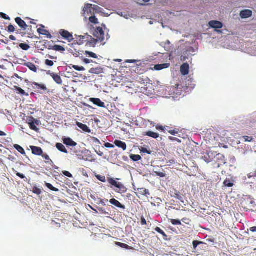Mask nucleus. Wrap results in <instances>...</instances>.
I'll list each match as a JSON object with an SVG mask.
<instances>
[{"mask_svg":"<svg viewBox=\"0 0 256 256\" xmlns=\"http://www.w3.org/2000/svg\"><path fill=\"white\" fill-rule=\"evenodd\" d=\"M209 25L211 28L215 29L221 28L223 26V24L221 22L216 20H212L210 22Z\"/></svg>","mask_w":256,"mask_h":256,"instance_id":"1a4fd4ad","label":"nucleus"},{"mask_svg":"<svg viewBox=\"0 0 256 256\" xmlns=\"http://www.w3.org/2000/svg\"><path fill=\"white\" fill-rule=\"evenodd\" d=\"M93 34L94 36L96 38V43L98 41L104 42V33L102 28H96Z\"/></svg>","mask_w":256,"mask_h":256,"instance_id":"f03ea898","label":"nucleus"},{"mask_svg":"<svg viewBox=\"0 0 256 256\" xmlns=\"http://www.w3.org/2000/svg\"><path fill=\"white\" fill-rule=\"evenodd\" d=\"M170 66L169 64H158L154 66V68L156 70H160L168 68Z\"/></svg>","mask_w":256,"mask_h":256,"instance_id":"5701e85b","label":"nucleus"},{"mask_svg":"<svg viewBox=\"0 0 256 256\" xmlns=\"http://www.w3.org/2000/svg\"><path fill=\"white\" fill-rule=\"evenodd\" d=\"M116 244L120 248H124L127 250H132V248L131 246H130L126 244L122 243L120 242H116Z\"/></svg>","mask_w":256,"mask_h":256,"instance_id":"c85d7f7f","label":"nucleus"},{"mask_svg":"<svg viewBox=\"0 0 256 256\" xmlns=\"http://www.w3.org/2000/svg\"><path fill=\"white\" fill-rule=\"evenodd\" d=\"M89 20L90 22L93 24H96L98 23V19L95 16H90L89 18Z\"/></svg>","mask_w":256,"mask_h":256,"instance_id":"ea45409f","label":"nucleus"},{"mask_svg":"<svg viewBox=\"0 0 256 256\" xmlns=\"http://www.w3.org/2000/svg\"><path fill=\"white\" fill-rule=\"evenodd\" d=\"M9 38L12 40H16V37L12 35H10V36Z\"/></svg>","mask_w":256,"mask_h":256,"instance_id":"774afa93","label":"nucleus"},{"mask_svg":"<svg viewBox=\"0 0 256 256\" xmlns=\"http://www.w3.org/2000/svg\"><path fill=\"white\" fill-rule=\"evenodd\" d=\"M189 64L188 63L182 64L180 68L182 74L184 76L187 75L189 72Z\"/></svg>","mask_w":256,"mask_h":256,"instance_id":"9d476101","label":"nucleus"},{"mask_svg":"<svg viewBox=\"0 0 256 256\" xmlns=\"http://www.w3.org/2000/svg\"><path fill=\"white\" fill-rule=\"evenodd\" d=\"M92 6V4H85L84 7V10H83L84 11L86 12L88 9L90 8Z\"/></svg>","mask_w":256,"mask_h":256,"instance_id":"864d4df0","label":"nucleus"},{"mask_svg":"<svg viewBox=\"0 0 256 256\" xmlns=\"http://www.w3.org/2000/svg\"><path fill=\"white\" fill-rule=\"evenodd\" d=\"M170 222L173 225H181L182 224L181 222L178 220L172 219V220H171Z\"/></svg>","mask_w":256,"mask_h":256,"instance_id":"c03bdc74","label":"nucleus"},{"mask_svg":"<svg viewBox=\"0 0 256 256\" xmlns=\"http://www.w3.org/2000/svg\"><path fill=\"white\" fill-rule=\"evenodd\" d=\"M200 244H206L202 242H200L198 240H194L192 242L193 250L194 252H196L197 247Z\"/></svg>","mask_w":256,"mask_h":256,"instance_id":"a878e982","label":"nucleus"},{"mask_svg":"<svg viewBox=\"0 0 256 256\" xmlns=\"http://www.w3.org/2000/svg\"><path fill=\"white\" fill-rule=\"evenodd\" d=\"M104 146L107 148H113L114 146L110 143L106 142L105 143Z\"/></svg>","mask_w":256,"mask_h":256,"instance_id":"052dcab7","label":"nucleus"},{"mask_svg":"<svg viewBox=\"0 0 256 256\" xmlns=\"http://www.w3.org/2000/svg\"><path fill=\"white\" fill-rule=\"evenodd\" d=\"M62 141L64 144L68 146L74 147L77 145V143L70 138H62Z\"/></svg>","mask_w":256,"mask_h":256,"instance_id":"6e6552de","label":"nucleus"},{"mask_svg":"<svg viewBox=\"0 0 256 256\" xmlns=\"http://www.w3.org/2000/svg\"><path fill=\"white\" fill-rule=\"evenodd\" d=\"M24 66L28 67L32 71L36 72L38 69L36 66L31 62H26L24 64Z\"/></svg>","mask_w":256,"mask_h":256,"instance_id":"6ab92c4d","label":"nucleus"},{"mask_svg":"<svg viewBox=\"0 0 256 256\" xmlns=\"http://www.w3.org/2000/svg\"><path fill=\"white\" fill-rule=\"evenodd\" d=\"M42 157H43L45 160H49L50 162H52V160L50 159V158L49 156H48L47 154H42Z\"/></svg>","mask_w":256,"mask_h":256,"instance_id":"4d7b16f0","label":"nucleus"},{"mask_svg":"<svg viewBox=\"0 0 256 256\" xmlns=\"http://www.w3.org/2000/svg\"><path fill=\"white\" fill-rule=\"evenodd\" d=\"M248 178L256 177V170L248 174Z\"/></svg>","mask_w":256,"mask_h":256,"instance_id":"09e8293b","label":"nucleus"},{"mask_svg":"<svg viewBox=\"0 0 256 256\" xmlns=\"http://www.w3.org/2000/svg\"><path fill=\"white\" fill-rule=\"evenodd\" d=\"M74 36L76 44L78 45H82L85 42H90V45H94L96 44V39L88 34H86L84 36L75 34Z\"/></svg>","mask_w":256,"mask_h":256,"instance_id":"f257e3e1","label":"nucleus"},{"mask_svg":"<svg viewBox=\"0 0 256 256\" xmlns=\"http://www.w3.org/2000/svg\"><path fill=\"white\" fill-rule=\"evenodd\" d=\"M224 185L226 187H232L234 186V184L231 182L230 179H226L224 182Z\"/></svg>","mask_w":256,"mask_h":256,"instance_id":"72a5a7b5","label":"nucleus"},{"mask_svg":"<svg viewBox=\"0 0 256 256\" xmlns=\"http://www.w3.org/2000/svg\"><path fill=\"white\" fill-rule=\"evenodd\" d=\"M138 194L142 196H146V197L150 195V192L148 190L144 188H138Z\"/></svg>","mask_w":256,"mask_h":256,"instance_id":"412c9836","label":"nucleus"},{"mask_svg":"<svg viewBox=\"0 0 256 256\" xmlns=\"http://www.w3.org/2000/svg\"><path fill=\"white\" fill-rule=\"evenodd\" d=\"M16 175L21 178H25V176L23 174L19 172L16 173Z\"/></svg>","mask_w":256,"mask_h":256,"instance_id":"0e129e2a","label":"nucleus"},{"mask_svg":"<svg viewBox=\"0 0 256 256\" xmlns=\"http://www.w3.org/2000/svg\"><path fill=\"white\" fill-rule=\"evenodd\" d=\"M118 190H114L115 192L120 194L126 193L127 191L126 187L121 182H118V184L116 186Z\"/></svg>","mask_w":256,"mask_h":256,"instance_id":"ddd939ff","label":"nucleus"},{"mask_svg":"<svg viewBox=\"0 0 256 256\" xmlns=\"http://www.w3.org/2000/svg\"><path fill=\"white\" fill-rule=\"evenodd\" d=\"M92 142L95 143L100 144V141L96 138L92 137Z\"/></svg>","mask_w":256,"mask_h":256,"instance_id":"e2e57ef3","label":"nucleus"},{"mask_svg":"<svg viewBox=\"0 0 256 256\" xmlns=\"http://www.w3.org/2000/svg\"><path fill=\"white\" fill-rule=\"evenodd\" d=\"M40 28H38L37 30L38 33L40 34L46 36L48 38H52V36L48 30L44 29L45 28L44 26L42 24H40Z\"/></svg>","mask_w":256,"mask_h":256,"instance_id":"39448f33","label":"nucleus"},{"mask_svg":"<svg viewBox=\"0 0 256 256\" xmlns=\"http://www.w3.org/2000/svg\"><path fill=\"white\" fill-rule=\"evenodd\" d=\"M96 178L100 181L105 182H106V178L105 176L102 175H97L96 176Z\"/></svg>","mask_w":256,"mask_h":256,"instance_id":"a19ab883","label":"nucleus"},{"mask_svg":"<svg viewBox=\"0 0 256 256\" xmlns=\"http://www.w3.org/2000/svg\"><path fill=\"white\" fill-rule=\"evenodd\" d=\"M14 88L16 89V90L18 92L19 94H20L21 95H26V96H28V94H26V92H25V91L22 90V88L18 87V86H14Z\"/></svg>","mask_w":256,"mask_h":256,"instance_id":"473e14b6","label":"nucleus"},{"mask_svg":"<svg viewBox=\"0 0 256 256\" xmlns=\"http://www.w3.org/2000/svg\"><path fill=\"white\" fill-rule=\"evenodd\" d=\"M168 130L166 131L170 134L173 136H176L180 132L178 128H175L174 130L171 129L169 126H167Z\"/></svg>","mask_w":256,"mask_h":256,"instance_id":"393cba45","label":"nucleus"},{"mask_svg":"<svg viewBox=\"0 0 256 256\" xmlns=\"http://www.w3.org/2000/svg\"><path fill=\"white\" fill-rule=\"evenodd\" d=\"M34 86L36 87V88H40L44 90H48L46 86L43 84H40L37 82H34Z\"/></svg>","mask_w":256,"mask_h":256,"instance_id":"2f4dec72","label":"nucleus"},{"mask_svg":"<svg viewBox=\"0 0 256 256\" xmlns=\"http://www.w3.org/2000/svg\"><path fill=\"white\" fill-rule=\"evenodd\" d=\"M130 157L132 160L134 162H138L139 161L142 159V157L140 156L138 154H131L130 156Z\"/></svg>","mask_w":256,"mask_h":256,"instance_id":"c756f323","label":"nucleus"},{"mask_svg":"<svg viewBox=\"0 0 256 256\" xmlns=\"http://www.w3.org/2000/svg\"><path fill=\"white\" fill-rule=\"evenodd\" d=\"M52 50L63 52L65 51V48L64 46L59 45H54L52 48Z\"/></svg>","mask_w":256,"mask_h":256,"instance_id":"bb28decb","label":"nucleus"},{"mask_svg":"<svg viewBox=\"0 0 256 256\" xmlns=\"http://www.w3.org/2000/svg\"><path fill=\"white\" fill-rule=\"evenodd\" d=\"M89 72L92 74H99L103 72V68L100 66L93 68L89 70Z\"/></svg>","mask_w":256,"mask_h":256,"instance_id":"f3484780","label":"nucleus"},{"mask_svg":"<svg viewBox=\"0 0 256 256\" xmlns=\"http://www.w3.org/2000/svg\"><path fill=\"white\" fill-rule=\"evenodd\" d=\"M85 54H87V55H88V56L90 57H91V58H98V56H96V54L92 52H88V51H86L85 52Z\"/></svg>","mask_w":256,"mask_h":256,"instance_id":"58836bf2","label":"nucleus"},{"mask_svg":"<svg viewBox=\"0 0 256 256\" xmlns=\"http://www.w3.org/2000/svg\"><path fill=\"white\" fill-rule=\"evenodd\" d=\"M252 11L250 10H245L240 12V16L242 18H247L252 16Z\"/></svg>","mask_w":256,"mask_h":256,"instance_id":"f8f14e48","label":"nucleus"},{"mask_svg":"<svg viewBox=\"0 0 256 256\" xmlns=\"http://www.w3.org/2000/svg\"><path fill=\"white\" fill-rule=\"evenodd\" d=\"M62 174L64 175L65 176H66L68 178L72 177V174L68 171H66V170L63 171Z\"/></svg>","mask_w":256,"mask_h":256,"instance_id":"603ef678","label":"nucleus"},{"mask_svg":"<svg viewBox=\"0 0 256 256\" xmlns=\"http://www.w3.org/2000/svg\"><path fill=\"white\" fill-rule=\"evenodd\" d=\"M45 64L46 66H54V63L52 60H46L45 61Z\"/></svg>","mask_w":256,"mask_h":256,"instance_id":"de8ad7c7","label":"nucleus"},{"mask_svg":"<svg viewBox=\"0 0 256 256\" xmlns=\"http://www.w3.org/2000/svg\"><path fill=\"white\" fill-rule=\"evenodd\" d=\"M28 123L31 130L36 132H38V128L36 126V124H40V121L39 120L35 119L33 117L31 116L30 117L29 119L28 120Z\"/></svg>","mask_w":256,"mask_h":256,"instance_id":"7ed1b4c3","label":"nucleus"},{"mask_svg":"<svg viewBox=\"0 0 256 256\" xmlns=\"http://www.w3.org/2000/svg\"><path fill=\"white\" fill-rule=\"evenodd\" d=\"M108 181L109 184L115 187H116L118 184V182L113 178H108Z\"/></svg>","mask_w":256,"mask_h":256,"instance_id":"f704fd0d","label":"nucleus"},{"mask_svg":"<svg viewBox=\"0 0 256 256\" xmlns=\"http://www.w3.org/2000/svg\"><path fill=\"white\" fill-rule=\"evenodd\" d=\"M30 148L32 150V153L35 155L41 156L43 154L42 150L40 147L31 146Z\"/></svg>","mask_w":256,"mask_h":256,"instance_id":"4468645a","label":"nucleus"},{"mask_svg":"<svg viewBox=\"0 0 256 256\" xmlns=\"http://www.w3.org/2000/svg\"><path fill=\"white\" fill-rule=\"evenodd\" d=\"M147 224L146 221L144 216L141 217V224L142 226L146 225Z\"/></svg>","mask_w":256,"mask_h":256,"instance_id":"bf43d9fd","label":"nucleus"},{"mask_svg":"<svg viewBox=\"0 0 256 256\" xmlns=\"http://www.w3.org/2000/svg\"><path fill=\"white\" fill-rule=\"evenodd\" d=\"M7 30L10 32H14L16 31V28L12 24H10L7 28Z\"/></svg>","mask_w":256,"mask_h":256,"instance_id":"a18cd8bd","label":"nucleus"},{"mask_svg":"<svg viewBox=\"0 0 256 256\" xmlns=\"http://www.w3.org/2000/svg\"><path fill=\"white\" fill-rule=\"evenodd\" d=\"M16 22L22 28V30H25L28 27L26 22L20 18L17 17L15 18Z\"/></svg>","mask_w":256,"mask_h":256,"instance_id":"0eeeda50","label":"nucleus"},{"mask_svg":"<svg viewBox=\"0 0 256 256\" xmlns=\"http://www.w3.org/2000/svg\"><path fill=\"white\" fill-rule=\"evenodd\" d=\"M52 78H53V80H54V81L58 84H62V78H60V76L58 75V74H52Z\"/></svg>","mask_w":256,"mask_h":256,"instance_id":"4be33fe9","label":"nucleus"},{"mask_svg":"<svg viewBox=\"0 0 256 256\" xmlns=\"http://www.w3.org/2000/svg\"><path fill=\"white\" fill-rule=\"evenodd\" d=\"M156 128L158 130H162L165 132V131L168 130L167 126H162L158 125L156 126Z\"/></svg>","mask_w":256,"mask_h":256,"instance_id":"49530a36","label":"nucleus"},{"mask_svg":"<svg viewBox=\"0 0 256 256\" xmlns=\"http://www.w3.org/2000/svg\"><path fill=\"white\" fill-rule=\"evenodd\" d=\"M168 139L172 141V142L176 141V142H178V143L181 142V140L176 138H174V137H172V136H169Z\"/></svg>","mask_w":256,"mask_h":256,"instance_id":"8fccbe9b","label":"nucleus"},{"mask_svg":"<svg viewBox=\"0 0 256 256\" xmlns=\"http://www.w3.org/2000/svg\"><path fill=\"white\" fill-rule=\"evenodd\" d=\"M114 144L118 147L120 148H122L123 150H125L126 149L127 146L126 142H122L120 140H115L114 142Z\"/></svg>","mask_w":256,"mask_h":256,"instance_id":"dca6fc26","label":"nucleus"},{"mask_svg":"<svg viewBox=\"0 0 256 256\" xmlns=\"http://www.w3.org/2000/svg\"><path fill=\"white\" fill-rule=\"evenodd\" d=\"M250 230L252 232H256V226L251 227L250 228Z\"/></svg>","mask_w":256,"mask_h":256,"instance_id":"338daca9","label":"nucleus"},{"mask_svg":"<svg viewBox=\"0 0 256 256\" xmlns=\"http://www.w3.org/2000/svg\"><path fill=\"white\" fill-rule=\"evenodd\" d=\"M72 68L78 71H84L85 70V68L83 66H78L76 65H74L72 66Z\"/></svg>","mask_w":256,"mask_h":256,"instance_id":"37998d69","label":"nucleus"},{"mask_svg":"<svg viewBox=\"0 0 256 256\" xmlns=\"http://www.w3.org/2000/svg\"><path fill=\"white\" fill-rule=\"evenodd\" d=\"M14 148L21 154L23 155H26V152L24 149L21 146L16 144L14 145Z\"/></svg>","mask_w":256,"mask_h":256,"instance_id":"7c9ffc66","label":"nucleus"},{"mask_svg":"<svg viewBox=\"0 0 256 256\" xmlns=\"http://www.w3.org/2000/svg\"><path fill=\"white\" fill-rule=\"evenodd\" d=\"M154 230L158 232V233L161 234L163 236L164 240H168V236L162 230H161L159 227H156L154 228Z\"/></svg>","mask_w":256,"mask_h":256,"instance_id":"cd10ccee","label":"nucleus"},{"mask_svg":"<svg viewBox=\"0 0 256 256\" xmlns=\"http://www.w3.org/2000/svg\"><path fill=\"white\" fill-rule=\"evenodd\" d=\"M32 192L34 194H40L42 193V190L40 188H38V187L34 186L33 188Z\"/></svg>","mask_w":256,"mask_h":256,"instance_id":"79ce46f5","label":"nucleus"},{"mask_svg":"<svg viewBox=\"0 0 256 256\" xmlns=\"http://www.w3.org/2000/svg\"><path fill=\"white\" fill-rule=\"evenodd\" d=\"M170 194L172 198H174L182 202L183 197L179 191L173 188L170 191Z\"/></svg>","mask_w":256,"mask_h":256,"instance_id":"423d86ee","label":"nucleus"},{"mask_svg":"<svg viewBox=\"0 0 256 256\" xmlns=\"http://www.w3.org/2000/svg\"><path fill=\"white\" fill-rule=\"evenodd\" d=\"M0 14V16L2 18L5 19V20H10V18L8 16H7V15L4 13H2V12H1Z\"/></svg>","mask_w":256,"mask_h":256,"instance_id":"6e6d98bb","label":"nucleus"},{"mask_svg":"<svg viewBox=\"0 0 256 256\" xmlns=\"http://www.w3.org/2000/svg\"><path fill=\"white\" fill-rule=\"evenodd\" d=\"M110 202L114 206L116 207L120 208L124 210L126 208L125 206L120 204L118 200L114 198H112L110 200Z\"/></svg>","mask_w":256,"mask_h":256,"instance_id":"2eb2a0df","label":"nucleus"},{"mask_svg":"<svg viewBox=\"0 0 256 256\" xmlns=\"http://www.w3.org/2000/svg\"><path fill=\"white\" fill-rule=\"evenodd\" d=\"M243 138L245 142H252L253 139L252 136H244Z\"/></svg>","mask_w":256,"mask_h":256,"instance_id":"3c124183","label":"nucleus"},{"mask_svg":"<svg viewBox=\"0 0 256 256\" xmlns=\"http://www.w3.org/2000/svg\"><path fill=\"white\" fill-rule=\"evenodd\" d=\"M19 46L24 50H28L30 48V46L26 44H20Z\"/></svg>","mask_w":256,"mask_h":256,"instance_id":"e433bc0d","label":"nucleus"},{"mask_svg":"<svg viewBox=\"0 0 256 256\" xmlns=\"http://www.w3.org/2000/svg\"><path fill=\"white\" fill-rule=\"evenodd\" d=\"M71 53L74 56H78L82 54L80 52L76 51V50H75V52H74L72 50H71Z\"/></svg>","mask_w":256,"mask_h":256,"instance_id":"13d9d810","label":"nucleus"},{"mask_svg":"<svg viewBox=\"0 0 256 256\" xmlns=\"http://www.w3.org/2000/svg\"><path fill=\"white\" fill-rule=\"evenodd\" d=\"M143 136H146L156 139L159 137L160 134L158 133H156L152 131H148L144 132Z\"/></svg>","mask_w":256,"mask_h":256,"instance_id":"aec40b11","label":"nucleus"},{"mask_svg":"<svg viewBox=\"0 0 256 256\" xmlns=\"http://www.w3.org/2000/svg\"><path fill=\"white\" fill-rule=\"evenodd\" d=\"M83 62L85 63V64H90V62H93V61L91 60H90V59H88V58H84V60H83Z\"/></svg>","mask_w":256,"mask_h":256,"instance_id":"680f3d73","label":"nucleus"},{"mask_svg":"<svg viewBox=\"0 0 256 256\" xmlns=\"http://www.w3.org/2000/svg\"><path fill=\"white\" fill-rule=\"evenodd\" d=\"M46 186L48 188L50 189L52 191L54 192H58L59 190L57 188H56L52 186V185L49 183H46Z\"/></svg>","mask_w":256,"mask_h":256,"instance_id":"c9c22d12","label":"nucleus"},{"mask_svg":"<svg viewBox=\"0 0 256 256\" xmlns=\"http://www.w3.org/2000/svg\"><path fill=\"white\" fill-rule=\"evenodd\" d=\"M59 33L64 39L67 40L68 42H71L74 39L72 34L65 30H60Z\"/></svg>","mask_w":256,"mask_h":256,"instance_id":"20e7f679","label":"nucleus"},{"mask_svg":"<svg viewBox=\"0 0 256 256\" xmlns=\"http://www.w3.org/2000/svg\"><path fill=\"white\" fill-rule=\"evenodd\" d=\"M56 148L57 149L60 150V152H62L65 154H68V152L65 146L61 143H57L56 144Z\"/></svg>","mask_w":256,"mask_h":256,"instance_id":"b1692460","label":"nucleus"},{"mask_svg":"<svg viewBox=\"0 0 256 256\" xmlns=\"http://www.w3.org/2000/svg\"><path fill=\"white\" fill-rule=\"evenodd\" d=\"M140 150L144 153H146L149 154H151L152 153V152L150 150H148L147 148H142Z\"/></svg>","mask_w":256,"mask_h":256,"instance_id":"5fc2aeb1","label":"nucleus"},{"mask_svg":"<svg viewBox=\"0 0 256 256\" xmlns=\"http://www.w3.org/2000/svg\"><path fill=\"white\" fill-rule=\"evenodd\" d=\"M154 173L156 176H158L160 178H164L166 176V174L164 171L163 172H158L154 171Z\"/></svg>","mask_w":256,"mask_h":256,"instance_id":"4c0bfd02","label":"nucleus"},{"mask_svg":"<svg viewBox=\"0 0 256 256\" xmlns=\"http://www.w3.org/2000/svg\"><path fill=\"white\" fill-rule=\"evenodd\" d=\"M16 34H22V36H26V32H20V30H16Z\"/></svg>","mask_w":256,"mask_h":256,"instance_id":"69168bd1","label":"nucleus"},{"mask_svg":"<svg viewBox=\"0 0 256 256\" xmlns=\"http://www.w3.org/2000/svg\"><path fill=\"white\" fill-rule=\"evenodd\" d=\"M76 126L82 129L84 132L90 133L91 132V130L85 124H83L80 122H76Z\"/></svg>","mask_w":256,"mask_h":256,"instance_id":"a211bd4d","label":"nucleus"},{"mask_svg":"<svg viewBox=\"0 0 256 256\" xmlns=\"http://www.w3.org/2000/svg\"><path fill=\"white\" fill-rule=\"evenodd\" d=\"M90 101L92 102L94 104L100 107L104 108L105 104L100 98H90Z\"/></svg>","mask_w":256,"mask_h":256,"instance_id":"9b49d317","label":"nucleus"}]
</instances>
